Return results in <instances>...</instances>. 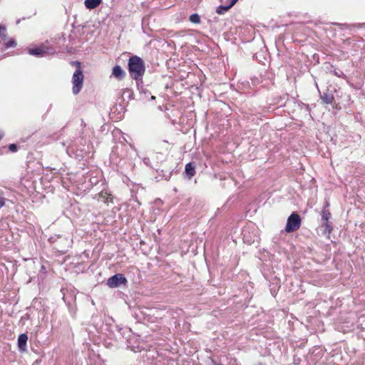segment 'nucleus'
Returning a JSON list of instances; mask_svg holds the SVG:
<instances>
[{
  "instance_id": "obj_9",
  "label": "nucleus",
  "mask_w": 365,
  "mask_h": 365,
  "mask_svg": "<svg viewBox=\"0 0 365 365\" xmlns=\"http://www.w3.org/2000/svg\"><path fill=\"white\" fill-rule=\"evenodd\" d=\"M102 2V0H85L84 4L87 9H93L98 7Z\"/></svg>"
},
{
  "instance_id": "obj_13",
  "label": "nucleus",
  "mask_w": 365,
  "mask_h": 365,
  "mask_svg": "<svg viewBox=\"0 0 365 365\" xmlns=\"http://www.w3.org/2000/svg\"><path fill=\"white\" fill-rule=\"evenodd\" d=\"M0 39L3 41L6 39V29L2 25H0Z\"/></svg>"
},
{
  "instance_id": "obj_19",
  "label": "nucleus",
  "mask_w": 365,
  "mask_h": 365,
  "mask_svg": "<svg viewBox=\"0 0 365 365\" xmlns=\"http://www.w3.org/2000/svg\"><path fill=\"white\" fill-rule=\"evenodd\" d=\"M6 202V199L4 197L0 196V209L3 207Z\"/></svg>"
},
{
  "instance_id": "obj_12",
  "label": "nucleus",
  "mask_w": 365,
  "mask_h": 365,
  "mask_svg": "<svg viewBox=\"0 0 365 365\" xmlns=\"http://www.w3.org/2000/svg\"><path fill=\"white\" fill-rule=\"evenodd\" d=\"M235 4H232V1H230V4L227 6H220L217 8L216 12L219 14H223L227 12L231 7H232Z\"/></svg>"
},
{
  "instance_id": "obj_18",
  "label": "nucleus",
  "mask_w": 365,
  "mask_h": 365,
  "mask_svg": "<svg viewBox=\"0 0 365 365\" xmlns=\"http://www.w3.org/2000/svg\"><path fill=\"white\" fill-rule=\"evenodd\" d=\"M9 149L11 152H16L17 150V145L16 144H10L9 145Z\"/></svg>"
},
{
  "instance_id": "obj_24",
  "label": "nucleus",
  "mask_w": 365,
  "mask_h": 365,
  "mask_svg": "<svg viewBox=\"0 0 365 365\" xmlns=\"http://www.w3.org/2000/svg\"><path fill=\"white\" fill-rule=\"evenodd\" d=\"M151 99L154 100V99H155V97L153 96H151Z\"/></svg>"
},
{
  "instance_id": "obj_4",
  "label": "nucleus",
  "mask_w": 365,
  "mask_h": 365,
  "mask_svg": "<svg viewBox=\"0 0 365 365\" xmlns=\"http://www.w3.org/2000/svg\"><path fill=\"white\" fill-rule=\"evenodd\" d=\"M127 283L126 278L122 274H115L108 279L107 284L110 288L118 287Z\"/></svg>"
},
{
  "instance_id": "obj_8",
  "label": "nucleus",
  "mask_w": 365,
  "mask_h": 365,
  "mask_svg": "<svg viewBox=\"0 0 365 365\" xmlns=\"http://www.w3.org/2000/svg\"><path fill=\"white\" fill-rule=\"evenodd\" d=\"M112 75L115 78L121 80L125 76V73L120 66H115L113 68Z\"/></svg>"
},
{
  "instance_id": "obj_21",
  "label": "nucleus",
  "mask_w": 365,
  "mask_h": 365,
  "mask_svg": "<svg viewBox=\"0 0 365 365\" xmlns=\"http://www.w3.org/2000/svg\"><path fill=\"white\" fill-rule=\"evenodd\" d=\"M144 160H145V163H148V160H149V158H147V160H146V158H144Z\"/></svg>"
},
{
  "instance_id": "obj_15",
  "label": "nucleus",
  "mask_w": 365,
  "mask_h": 365,
  "mask_svg": "<svg viewBox=\"0 0 365 365\" xmlns=\"http://www.w3.org/2000/svg\"><path fill=\"white\" fill-rule=\"evenodd\" d=\"M330 217H331L330 212L327 210L323 209L322 211V220L323 221H327V220H329Z\"/></svg>"
},
{
  "instance_id": "obj_6",
  "label": "nucleus",
  "mask_w": 365,
  "mask_h": 365,
  "mask_svg": "<svg viewBox=\"0 0 365 365\" xmlns=\"http://www.w3.org/2000/svg\"><path fill=\"white\" fill-rule=\"evenodd\" d=\"M28 341V336L26 334H21L18 337V347L21 352H24L26 350V344Z\"/></svg>"
},
{
  "instance_id": "obj_2",
  "label": "nucleus",
  "mask_w": 365,
  "mask_h": 365,
  "mask_svg": "<svg viewBox=\"0 0 365 365\" xmlns=\"http://www.w3.org/2000/svg\"><path fill=\"white\" fill-rule=\"evenodd\" d=\"M76 63L78 65V68L76 70L72 76V92L74 95H77L81 91L84 79L83 72L80 68V63L76 62Z\"/></svg>"
},
{
  "instance_id": "obj_7",
  "label": "nucleus",
  "mask_w": 365,
  "mask_h": 365,
  "mask_svg": "<svg viewBox=\"0 0 365 365\" xmlns=\"http://www.w3.org/2000/svg\"><path fill=\"white\" fill-rule=\"evenodd\" d=\"M98 200L104 203L113 202L112 195L107 191H101L98 194Z\"/></svg>"
},
{
  "instance_id": "obj_10",
  "label": "nucleus",
  "mask_w": 365,
  "mask_h": 365,
  "mask_svg": "<svg viewBox=\"0 0 365 365\" xmlns=\"http://www.w3.org/2000/svg\"><path fill=\"white\" fill-rule=\"evenodd\" d=\"M185 170L189 179L193 177L195 174V166L192 163L186 164Z\"/></svg>"
},
{
  "instance_id": "obj_1",
  "label": "nucleus",
  "mask_w": 365,
  "mask_h": 365,
  "mask_svg": "<svg viewBox=\"0 0 365 365\" xmlns=\"http://www.w3.org/2000/svg\"><path fill=\"white\" fill-rule=\"evenodd\" d=\"M128 71L130 76L135 81L142 79L145 71L143 59L137 56L130 57L128 61Z\"/></svg>"
},
{
  "instance_id": "obj_11",
  "label": "nucleus",
  "mask_w": 365,
  "mask_h": 365,
  "mask_svg": "<svg viewBox=\"0 0 365 365\" xmlns=\"http://www.w3.org/2000/svg\"><path fill=\"white\" fill-rule=\"evenodd\" d=\"M321 98L324 103L331 104L332 103L334 98L332 94L328 93H324L321 96Z\"/></svg>"
},
{
  "instance_id": "obj_16",
  "label": "nucleus",
  "mask_w": 365,
  "mask_h": 365,
  "mask_svg": "<svg viewBox=\"0 0 365 365\" xmlns=\"http://www.w3.org/2000/svg\"><path fill=\"white\" fill-rule=\"evenodd\" d=\"M322 225L325 227V232L330 233L332 230L331 223L329 220H327L323 221Z\"/></svg>"
},
{
  "instance_id": "obj_22",
  "label": "nucleus",
  "mask_w": 365,
  "mask_h": 365,
  "mask_svg": "<svg viewBox=\"0 0 365 365\" xmlns=\"http://www.w3.org/2000/svg\"><path fill=\"white\" fill-rule=\"evenodd\" d=\"M144 160H145V163H148V160H149V158H147V160H146V158H144Z\"/></svg>"
},
{
  "instance_id": "obj_3",
  "label": "nucleus",
  "mask_w": 365,
  "mask_h": 365,
  "mask_svg": "<svg viewBox=\"0 0 365 365\" xmlns=\"http://www.w3.org/2000/svg\"><path fill=\"white\" fill-rule=\"evenodd\" d=\"M301 225V218L297 213L293 212L292 213L287 222V225L285 227V231L287 232H292L297 230Z\"/></svg>"
},
{
  "instance_id": "obj_17",
  "label": "nucleus",
  "mask_w": 365,
  "mask_h": 365,
  "mask_svg": "<svg viewBox=\"0 0 365 365\" xmlns=\"http://www.w3.org/2000/svg\"><path fill=\"white\" fill-rule=\"evenodd\" d=\"M6 48L15 47L16 43L14 38H11L9 41L5 42L4 43Z\"/></svg>"
},
{
  "instance_id": "obj_5",
  "label": "nucleus",
  "mask_w": 365,
  "mask_h": 365,
  "mask_svg": "<svg viewBox=\"0 0 365 365\" xmlns=\"http://www.w3.org/2000/svg\"><path fill=\"white\" fill-rule=\"evenodd\" d=\"M29 53L30 55L35 56L37 57L43 56L44 55L48 53V48L44 46L30 48L29 50Z\"/></svg>"
},
{
  "instance_id": "obj_23",
  "label": "nucleus",
  "mask_w": 365,
  "mask_h": 365,
  "mask_svg": "<svg viewBox=\"0 0 365 365\" xmlns=\"http://www.w3.org/2000/svg\"><path fill=\"white\" fill-rule=\"evenodd\" d=\"M144 160H145V163H148V160H149V158H147V160H146V158H144Z\"/></svg>"
},
{
  "instance_id": "obj_20",
  "label": "nucleus",
  "mask_w": 365,
  "mask_h": 365,
  "mask_svg": "<svg viewBox=\"0 0 365 365\" xmlns=\"http://www.w3.org/2000/svg\"><path fill=\"white\" fill-rule=\"evenodd\" d=\"M232 1V4H235V3L237 1V0H231Z\"/></svg>"
},
{
  "instance_id": "obj_14",
  "label": "nucleus",
  "mask_w": 365,
  "mask_h": 365,
  "mask_svg": "<svg viewBox=\"0 0 365 365\" xmlns=\"http://www.w3.org/2000/svg\"><path fill=\"white\" fill-rule=\"evenodd\" d=\"M189 20L194 24L200 23V16L197 14H192L190 16Z\"/></svg>"
}]
</instances>
